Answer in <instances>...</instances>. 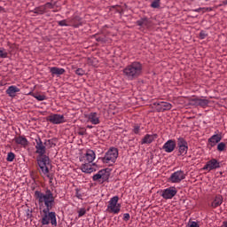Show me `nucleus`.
I'll use <instances>...</instances> for the list:
<instances>
[{"instance_id": "c03bdc74", "label": "nucleus", "mask_w": 227, "mask_h": 227, "mask_svg": "<svg viewBox=\"0 0 227 227\" xmlns=\"http://www.w3.org/2000/svg\"><path fill=\"white\" fill-rule=\"evenodd\" d=\"M87 129H93V126L88 125V126H87Z\"/></svg>"}, {"instance_id": "ddd939ff", "label": "nucleus", "mask_w": 227, "mask_h": 227, "mask_svg": "<svg viewBox=\"0 0 227 227\" xmlns=\"http://www.w3.org/2000/svg\"><path fill=\"white\" fill-rule=\"evenodd\" d=\"M218 168H221V163H219L217 160L212 159L206 163L203 169L206 171H213V169H218Z\"/></svg>"}, {"instance_id": "c85d7f7f", "label": "nucleus", "mask_w": 227, "mask_h": 227, "mask_svg": "<svg viewBox=\"0 0 227 227\" xmlns=\"http://www.w3.org/2000/svg\"><path fill=\"white\" fill-rule=\"evenodd\" d=\"M34 98H36V100H39L40 102L46 100L47 97H45V95H34Z\"/></svg>"}, {"instance_id": "423d86ee", "label": "nucleus", "mask_w": 227, "mask_h": 227, "mask_svg": "<svg viewBox=\"0 0 227 227\" xmlns=\"http://www.w3.org/2000/svg\"><path fill=\"white\" fill-rule=\"evenodd\" d=\"M97 159V154L95 151L91 149H87L85 153L82 154L79 158L80 162H90L93 163V160Z\"/></svg>"}, {"instance_id": "f3484780", "label": "nucleus", "mask_w": 227, "mask_h": 227, "mask_svg": "<svg viewBox=\"0 0 227 227\" xmlns=\"http://www.w3.org/2000/svg\"><path fill=\"white\" fill-rule=\"evenodd\" d=\"M81 169L82 173H93L95 168H93V163L91 162H82Z\"/></svg>"}, {"instance_id": "4468645a", "label": "nucleus", "mask_w": 227, "mask_h": 227, "mask_svg": "<svg viewBox=\"0 0 227 227\" xmlns=\"http://www.w3.org/2000/svg\"><path fill=\"white\" fill-rule=\"evenodd\" d=\"M173 105L168 102H160L155 105V109L158 113H164V111H170Z\"/></svg>"}, {"instance_id": "bb28decb", "label": "nucleus", "mask_w": 227, "mask_h": 227, "mask_svg": "<svg viewBox=\"0 0 227 227\" xmlns=\"http://www.w3.org/2000/svg\"><path fill=\"white\" fill-rule=\"evenodd\" d=\"M14 160H15V153L12 152L8 153L7 158H6L7 162H13Z\"/></svg>"}, {"instance_id": "c756f323", "label": "nucleus", "mask_w": 227, "mask_h": 227, "mask_svg": "<svg viewBox=\"0 0 227 227\" xmlns=\"http://www.w3.org/2000/svg\"><path fill=\"white\" fill-rule=\"evenodd\" d=\"M58 24H59V26H61L62 27L70 26V24L68 23V20H67L58 21Z\"/></svg>"}, {"instance_id": "9b49d317", "label": "nucleus", "mask_w": 227, "mask_h": 227, "mask_svg": "<svg viewBox=\"0 0 227 227\" xmlns=\"http://www.w3.org/2000/svg\"><path fill=\"white\" fill-rule=\"evenodd\" d=\"M92 180L94 182H106V180H109V174L106 169L99 170L96 175L93 176Z\"/></svg>"}, {"instance_id": "f03ea898", "label": "nucleus", "mask_w": 227, "mask_h": 227, "mask_svg": "<svg viewBox=\"0 0 227 227\" xmlns=\"http://www.w3.org/2000/svg\"><path fill=\"white\" fill-rule=\"evenodd\" d=\"M51 145V140H46L43 144L42 138L38 137L35 139V153H37V164L44 176L50 179V183L52 184L54 176L49 171V164H51V159L45 155L47 153V147L45 145Z\"/></svg>"}, {"instance_id": "58836bf2", "label": "nucleus", "mask_w": 227, "mask_h": 227, "mask_svg": "<svg viewBox=\"0 0 227 227\" xmlns=\"http://www.w3.org/2000/svg\"><path fill=\"white\" fill-rule=\"evenodd\" d=\"M140 130H141V128L139 127V125L134 126V128H133L134 134H139Z\"/></svg>"}, {"instance_id": "473e14b6", "label": "nucleus", "mask_w": 227, "mask_h": 227, "mask_svg": "<svg viewBox=\"0 0 227 227\" xmlns=\"http://www.w3.org/2000/svg\"><path fill=\"white\" fill-rule=\"evenodd\" d=\"M86 215V208H80L78 211V217H82V215Z\"/></svg>"}, {"instance_id": "aec40b11", "label": "nucleus", "mask_w": 227, "mask_h": 227, "mask_svg": "<svg viewBox=\"0 0 227 227\" xmlns=\"http://www.w3.org/2000/svg\"><path fill=\"white\" fill-rule=\"evenodd\" d=\"M20 91V89H19L17 86L15 85H12L10 87H8V89L6 90V93L12 98H14V97H17V93H19Z\"/></svg>"}, {"instance_id": "1a4fd4ad", "label": "nucleus", "mask_w": 227, "mask_h": 227, "mask_svg": "<svg viewBox=\"0 0 227 227\" xmlns=\"http://www.w3.org/2000/svg\"><path fill=\"white\" fill-rule=\"evenodd\" d=\"M169 180L172 184H180L182 180H185V172L177 170L171 174Z\"/></svg>"}, {"instance_id": "0eeeda50", "label": "nucleus", "mask_w": 227, "mask_h": 227, "mask_svg": "<svg viewBox=\"0 0 227 227\" xmlns=\"http://www.w3.org/2000/svg\"><path fill=\"white\" fill-rule=\"evenodd\" d=\"M176 192H178V191H176V187L170 186L161 191V197L163 198V200H173V198L176 196Z\"/></svg>"}, {"instance_id": "6e6552de", "label": "nucleus", "mask_w": 227, "mask_h": 227, "mask_svg": "<svg viewBox=\"0 0 227 227\" xmlns=\"http://www.w3.org/2000/svg\"><path fill=\"white\" fill-rule=\"evenodd\" d=\"M177 148L180 155H187V152L189 150V145L187 141L184 137H179L177 139Z\"/></svg>"}, {"instance_id": "393cba45", "label": "nucleus", "mask_w": 227, "mask_h": 227, "mask_svg": "<svg viewBox=\"0 0 227 227\" xmlns=\"http://www.w3.org/2000/svg\"><path fill=\"white\" fill-rule=\"evenodd\" d=\"M208 104H209L208 99L198 98V106H200V107H205L208 106Z\"/></svg>"}, {"instance_id": "c9c22d12", "label": "nucleus", "mask_w": 227, "mask_h": 227, "mask_svg": "<svg viewBox=\"0 0 227 227\" xmlns=\"http://www.w3.org/2000/svg\"><path fill=\"white\" fill-rule=\"evenodd\" d=\"M190 106H198V98H191Z\"/></svg>"}, {"instance_id": "dca6fc26", "label": "nucleus", "mask_w": 227, "mask_h": 227, "mask_svg": "<svg viewBox=\"0 0 227 227\" xmlns=\"http://www.w3.org/2000/svg\"><path fill=\"white\" fill-rule=\"evenodd\" d=\"M137 24L139 26V27H143V29L152 27V20H150L148 18H141L137 21Z\"/></svg>"}, {"instance_id": "ea45409f", "label": "nucleus", "mask_w": 227, "mask_h": 227, "mask_svg": "<svg viewBox=\"0 0 227 227\" xmlns=\"http://www.w3.org/2000/svg\"><path fill=\"white\" fill-rule=\"evenodd\" d=\"M123 221H125L126 223H127V221H130V214H129V213H125L124 215H123Z\"/></svg>"}, {"instance_id": "a18cd8bd", "label": "nucleus", "mask_w": 227, "mask_h": 227, "mask_svg": "<svg viewBox=\"0 0 227 227\" xmlns=\"http://www.w3.org/2000/svg\"><path fill=\"white\" fill-rule=\"evenodd\" d=\"M4 8L0 6V13L3 12Z\"/></svg>"}, {"instance_id": "7ed1b4c3", "label": "nucleus", "mask_w": 227, "mask_h": 227, "mask_svg": "<svg viewBox=\"0 0 227 227\" xmlns=\"http://www.w3.org/2000/svg\"><path fill=\"white\" fill-rule=\"evenodd\" d=\"M122 74L128 81H135L143 74V64L137 61L132 62L124 67Z\"/></svg>"}, {"instance_id": "412c9836", "label": "nucleus", "mask_w": 227, "mask_h": 227, "mask_svg": "<svg viewBox=\"0 0 227 227\" xmlns=\"http://www.w3.org/2000/svg\"><path fill=\"white\" fill-rule=\"evenodd\" d=\"M50 72L51 75L54 77V75H63L65 74V68H59L57 67H50Z\"/></svg>"}, {"instance_id": "f257e3e1", "label": "nucleus", "mask_w": 227, "mask_h": 227, "mask_svg": "<svg viewBox=\"0 0 227 227\" xmlns=\"http://www.w3.org/2000/svg\"><path fill=\"white\" fill-rule=\"evenodd\" d=\"M35 198L38 202L40 211L43 212L41 219L43 226H47L48 224L58 226L56 212H51L55 205V198L52 192L50 189H46L44 193L40 191H35Z\"/></svg>"}, {"instance_id": "4be33fe9", "label": "nucleus", "mask_w": 227, "mask_h": 227, "mask_svg": "<svg viewBox=\"0 0 227 227\" xmlns=\"http://www.w3.org/2000/svg\"><path fill=\"white\" fill-rule=\"evenodd\" d=\"M14 141L16 143V145H20L21 146H27V138H26V137H23V136H19V137H16L14 138Z\"/></svg>"}, {"instance_id": "72a5a7b5", "label": "nucleus", "mask_w": 227, "mask_h": 227, "mask_svg": "<svg viewBox=\"0 0 227 227\" xmlns=\"http://www.w3.org/2000/svg\"><path fill=\"white\" fill-rule=\"evenodd\" d=\"M207 36H208V34H207V32L206 31H200V40H205V38L207 37Z\"/></svg>"}, {"instance_id": "6ab92c4d", "label": "nucleus", "mask_w": 227, "mask_h": 227, "mask_svg": "<svg viewBox=\"0 0 227 227\" xmlns=\"http://www.w3.org/2000/svg\"><path fill=\"white\" fill-rule=\"evenodd\" d=\"M223 139V136L219 134L213 135L211 137L208 138L209 145L214 148L217 143H221V140Z\"/></svg>"}, {"instance_id": "a878e982", "label": "nucleus", "mask_w": 227, "mask_h": 227, "mask_svg": "<svg viewBox=\"0 0 227 227\" xmlns=\"http://www.w3.org/2000/svg\"><path fill=\"white\" fill-rule=\"evenodd\" d=\"M218 152H224L226 150V143L221 142L217 145Z\"/></svg>"}, {"instance_id": "7c9ffc66", "label": "nucleus", "mask_w": 227, "mask_h": 227, "mask_svg": "<svg viewBox=\"0 0 227 227\" xmlns=\"http://www.w3.org/2000/svg\"><path fill=\"white\" fill-rule=\"evenodd\" d=\"M0 58H8V52L4 48H0Z\"/></svg>"}, {"instance_id": "f704fd0d", "label": "nucleus", "mask_w": 227, "mask_h": 227, "mask_svg": "<svg viewBox=\"0 0 227 227\" xmlns=\"http://www.w3.org/2000/svg\"><path fill=\"white\" fill-rule=\"evenodd\" d=\"M186 227H200V224L197 222H189Z\"/></svg>"}, {"instance_id": "de8ad7c7", "label": "nucleus", "mask_w": 227, "mask_h": 227, "mask_svg": "<svg viewBox=\"0 0 227 227\" xmlns=\"http://www.w3.org/2000/svg\"><path fill=\"white\" fill-rule=\"evenodd\" d=\"M225 3H226V4H227V0H225Z\"/></svg>"}, {"instance_id": "b1692460", "label": "nucleus", "mask_w": 227, "mask_h": 227, "mask_svg": "<svg viewBox=\"0 0 227 227\" xmlns=\"http://www.w3.org/2000/svg\"><path fill=\"white\" fill-rule=\"evenodd\" d=\"M45 12L46 9L44 5H41L34 10V13H36L37 15H43Z\"/></svg>"}, {"instance_id": "a211bd4d", "label": "nucleus", "mask_w": 227, "mask_h": 227, "mask_svg": "<svg viewBox=\"0 0 227 227\" xmlns=\"http://www.w3.org/2000/svg\"><path fill=\"white\" fill-rule=\"evenodd\" d=\"M88 120L92 125H98L100 123V116L98 114L93 112L88 115Z\"/></svg>"}, {"instance_id": "39448f33", "label": "nucleus", "mask_w": 227, "mask_h": 227, "mask_svg": "<svg viewBox=\"0 0 227 227\" xmlns=\"http://www.w3.org/2000/svg\"><path fill=\"white\" fill-rule=\"evenodd\" d=\"M120 197L114 196L110 199L107 205V212L110 214H120L121 210V204L118 203Z\"/></svg>"}, {"instance_id": "37998d69", "label": "nucleus", "mask_w": 227, "mask_h": 227, "mask_svg": "<svg viewBox=\"0 0 227 227\" xmlns=\"http://www.w3.org/2000/svg\"><path fill=\"white\" fill-rule=\"evenodd\" d=\"M97 42H102V38H97Z\"/></svg>"}, {"instance_id": "20e7f679", "label": "nucleus", "mask_w": 227, "mask_h": 227, "mask_svg": "<svg viewBox=\"0 0 227 227\" xmlns=\"http://www.w3.org/2000/svg\"><path fill=\"white\" fill-rule=\"evenodd\" d=\"M118 159V149L116 147H111L101 159L103 164H114Z\"/></svg>"}, {"instance_id": "cd10ccee", "label": "nucleus", "mask_w": 227, "mask_h": 227, "mask_svg": "<svg viewBox=\"0 0 227 227\" xmlns=\"http://www.w3.org/2000/svg\"><path fill=\"white\" fill-rule=\"evenodd\" d=\"M151 8H160V0H154L152 2Z\"/></svg>"}, {"instance_id": "9d476101", "label": "nucleus", "mask_w": 227, "mask_h": 227, "mask_svg": "<svg viewBox=\"0 0 227 227\" xmlns=\"http://www.w3.org/2000/svg\"><path fill=\"white\" fill-rule=\"evenodd\" d=\"M47 121L53 123V125H59V123H65V116L58 114H52L47 117Z\"/></svg>"}, {"instance_id": "2f4dec72", "label": "nucleus", "mask_w": 227, "mask_h": 227, "mask_svg": "<svg viewBox=\"0 0 227 227\" xmlns=\"http://www.w3.org/2000/svg\"><path fill=\"white\" fill-rule=\"evenodd\" d=\"M77 134H78V136H85V134H86V129H84V128H80V129H78Z\"/></svg>"}, {"instance_id": "e433bc0d", "label": "nucleus", "mask_w": 227, "mask_h": 227, "mask_svg": "<svg viewBox=\"0 0 227 227\" xmlns=\"http://www.w3.org/2000/svg\"><path fill=\"white\" fill-rule=\"evenodd\" d=\"M75 74H76V75L82 76V75H84L85 72L82 68H78V69H76Z\"/></svg>"}, {"instance_id": "09e8293b", "label": "nucleus", "mask_w": 227, "mask_h": 227, "mask_svg": "<svg viewBox=\"0 0 227 227\" xmlns=\"http://www.w3.org/2000/svg\"><path fill=\"white\" fill-rule=\"evenodd\" d=\"M0 219H1V215H0Z\"/></svg>"}, {"instance_id": "2eb2a0df", "label": "nucleus", "mask_w": 227, "mask_h": 227, "mask_svg": "<svg viewBox=\"0 0 227 227\" xmlns=\"http://www.w3.org/2000/svg\"><path fill=\"white\" fill-rule=\"evenodd\" d=\"M159 136L157 134H146L141 140V145H152Z\"/></svg>"}, {"instance_id": "4c0bfd02", "label": "nucleus", "mask_w": 227, "mask_h": 227, "mask_svg": "<svg viewBox=\"0 0 227 227\" xmlns=\"http://www.w3.org/2000/svg\"><path fill=\"white\" fill-rule=\"evenodd\" d=\"M43 6L45 7V10H47V8L49 10H52V8H54V4L52 3H46Z\"/></svg>"}, {"instance_id": "f8f14e48", "label": "nucleus", "mask_w": 227, "mask_h": 227, "mask_svg": "<svg viewBox=\"0 0 227 227\" xmlns=\"http://www.w3.org/2000/svg\"><path fill=\"white\" fill-rule=\"evenodd\" d=\"M176 148V141L173 139L168 140L162 146V150H164L166 153H171L172 152H175Z\"/></svg>"}, {"instance_id": "49530a36", "label": "nucleus", "mask_w": 227, "mask_h": 227, "mask_svg": "<svg viewBox=\"0 0 227 227\" xmlns=\"http://www.w3.org/2000/svg\"><path fill=\"white\" fill-rule=\"evenodd\" d=\"M196 12H200V9H197Z\"/></svg>"}, {"instance_id": "a19ab883", "label": "nucleus", "mask_w": 227, "mask_h": 227, "mask_svg": "<svg viewBox=\"0 0 227 227\" xmlns=\"http://www.w3.org/2000/svg\"><path fill=\"white\" fill-rule=\"evenodd\" d=\"M75 196H76V198H78V200H82V194H81V192H79V189L75 190Z\"/></svg>"}, {"instance_id": "5701e85b", "label": "nucleus", "mask_w": 227, "mask_h": 227, "mask_svg": "<svg viewBox=\"0 0 227 227\" xmlns=\"http://www.w3.org/2000/svg\"><path fill=\"white\" fill-rule=\"evenodd\" d=\"M221 205H223V196L217 195L211 203V207L213 208H217V207H221Z\"/></svg>"}, {"instance_id": "79ce46f5", "label": "nucleus", "mask_w": 227, "mask_h": 227, "mask_svg": "<svg viewBox=\"0 0 227 227\" xmlns=\"http://www.w3.org/2000/svg\"><path fill=\"white\" fill-rule=\"evenodd\" d=\"M220 227H227V221L223 222Z\"/></svg>"}]
</instances>
